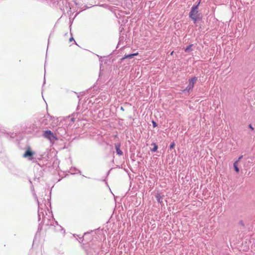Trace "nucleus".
<instances>
[{
    "label": "nucleus",
    "instance_id": "nucleus-14",
    "mask_svg": "<svg viewBox=\"0 0 255 255\" xmlns=\"http://www.w3.org/2000/svg\"><path fill=\"white\" fill-rule=\"evenodd\" d=\"M74 41V38H73V37H70V38H69V42H72V41Z\"/></svg>",
    "mask_w": 255,
    "mask_h": 255
},
{
    "label": "nucleus",
    "instance_id": "nucleus-17",
    "mask_svg": "<svg viewBox=\"0 0 255 255\" xmlns=\"http://www.w3.org/2000/svg\"><path fill=\"white\" fill-rule=\"evenodd\" d=\"M72 121H74V119H72Z\"/></svg>",
    "mask_w": 255,
    "mask_h": 255
},
{
    "label": "nucleus",
    "instance_id": "nucleus-9",
    "mask_svg": "<svg viewBox=\"0 0 255 255\" xmlns=\"http://www.w3.org/2000/svg\"><path fill=\"white\" fill-rule=\"evenodd\" d=\"M239 224L241 225L242 227H243V228H245V224L243 220H240L239 222Z\"/></svg>",
    "mask_w": 255,
    "mask_h": 255
},
{
    "label": "nucleus",
    "instance_id": "nucleus-4",
    "mask_svg": "<svg viewBox=\"0 0 255 255\" xmlns=\"http://www.w3.org/2000/svg\"><path fill=\"white\" fill-rule=\"evenodd\" d=\"M34 154V152L31 151L30 148H28L27 150L26 151L25 153L23 154L24 157H31ZM30 159H32V158H30Z\"/></svg>",
    "mask_w": 255,
    "mask_h": 255
},
{
    "label": "nucleus",
    "instance_id": "nucleus-11",
    "mask_svg": "<svg viewBox=\"0 0 255 255\" xmlns=\"http://www.w3.org/2000/svg\"><path fill=\"white\" fill-rule=\"evenodd\" d=\"M175 146V143L174 142H173L172 143H171L170 145V146H169V148L170 149H171L172 148H173Z\"/></svg>",
    "mask_w": 255,
    "mask_h": 255
},
{
    "label": "nucleus",
    "instance_id": "nucleus-1",
    "mask_svg": "<svg viewBox=\"0 0 255 255\" xmlns=\"http://www.w3.org/2000/svg\"><path fill=\"white\" fill-rule=\"evenodd\" d=\"M200 3V0L197 4L193 5L189 14V17L193 21L195 24L198 21L201 20L203 18L202 13L198 10Z\"/></svg>",
    "mask_w": 255,
    "mask_h": 255
},
{
    "label": "nucleus",
    "instance_id": "nucleus-6",
    "mask_svg": "<svg viewBox=\"0 0 255 255\" xmlns=\"http://www.w3.org/2000/svg\"><path fill=\"white\" fill-rule=\"evenodd\" d=\"M117 153L119 155H121L123 154V151L120 149V144H117L115 145Z\"/></svg>",
    "mask_w": 255,
    "mask_h": 255
},
{
    "label": "nucleus",
    "instance_id": "nucleus-13",
    "mask_svg": "<svg viewBox=\"0 0 255 255\" xmlns=\"http://www.w3.org/2000/svg\"><path fill=\"white\" fill-rule=\"evenodd\" d=\"M249 128L252 130H254V128L252 127V125L250 124L249 125Z\"/></svg>",
    "mask_w": 255,
    "mask_h": 255
},
{
    "label": "nucleus",
    "instance_id": "nucleus-2",
    "mask_svg": "<svg viewBox=\"0 0 255 255\" xmlns=\"http://www.w3.org/2000/svg\"><path fill=\"white\" fill-rule=\"evenodd\" d=\"M197 80V77L194 76L191 79L189 80V84L187 87L182 91L183 93H188L189 94L191 91H192L193 88L195 84L196 83Z\"/></svg>",
    "mask_w": 255,
    "mask_h": 255
},
{
    "label": "nucleus",
    "instance_id": "nucleus-10",
    "mask_svg": "<svg viewBox=\"0 0 255 255\" xmlns=\"http://www.w3.org/2000/svg\"><path fill=\"white\" fill-rule=\"evenodd\" d=\"M153 145H154V147L152 149V151H155L158 148V146L154 143L153 144Z\"/></svg>",
    "mask_w": 255,
    "mask_h": 255
},
{
    "label": "nucleus",
    "instance_id": "nucleus-12",
    "mask_svg": "<svg viewBox=\"0 0 255 255\" xmlns=\"http://www.w3.org/2000/svg\"><path fill=\"white\" fill-rule=\"evenodd\" d=\"M243 158V155H241L239 158L238 159L235 161V162H237V163H238L240 161V160Z\"/></svg>",
    "mask_w": 255,
    "mask_h": 255
},
{
    "label": "nucleus",
    "instance_id": "nucleus-5",
    "mask_svg": "<svg viewBox=\"0 0 255 255\" xmlns=\"http://www.w3.org/2000/svg\"><path fill=\"white\" fill-rule=\"evenodd\" d=\"M138 55V52L135 53L125 55L124 56V57L122 59V60H124V59H127V58H132L134 56H137Z\"/></svg>",
    "mask_w": 255,
    "mask_h": 255
},
{
    "label": "nucleus",
    "instance_id": "nucleus-16",
    "mask_svg": "<svg viewBox=\"0 0 255 255\" xmlns=\"http://www.w3.org/2000/svg\"><path fill=\"white\" fill-rule=\"evenodd\" d=\"M173 53V51H172L171 53V55H172Z\"/></svg>",
    "mask_w": 255,
    "mask_h": 255
},
{
    "label": "nucleus",
    "instance_id": "nucleus-15",
    "mask_svg": "<svg viewBox=\"0 0 255 255\" xmlns=\"http://www.w3.org/2000/svg\"><path fill=\"white\" fill-rule=\"evenodd\" d=\"M152 124H153V127H155L157 126L156 123L153 121H152Z\"/></svg>",
    "mask_w": 255,
    "mask_h": 255
},
{
    "label": "nucleus",
    "instance_id": "nucleus-7",
    "mask_svg": "<svg viewBox=\"0 0 255 255\" xmlns=\"http://www.w3.org/2000/svg\"><path fill=\"white\" fill-rule=\"evenodd\" d=\"M238 164L237 162H235L233 164L234 169L237 173H239L240 171L239 168L238 167Z\"/></svg>",
    "mask_w": 255,
    "mask_h": 255
},
{
    "label": "nucleus",
    "instance_id": "nucleus-8",
    "mask_svg": "<svg viewBox=\"0 0 255 255\" xmlns=\"http://www.w3.org/2000/svg\"><path fill=\"white\" fill-rule=\"evenodd\" d=\"M193 46V44H190L188 46L186 47V48L185 49V52H190L192 50L191 49V47Z\"/></svg>",
    "mask_w": 255,
    "mask_h": 255
},
{
    "label": "nucleus",
    "instance_id": "nucleus-3",
    "mask_svg": "<svg viewBox=\"0 0 255 255\" xmlns=\"http://www.w3.org/2000/svg\"><path fill=\"white\" fill-rule=\"evenodd\" d=\"M43 135L45 138H47L50 140H53L54 139H56V137L54 135L53 132L50 130L45 131Z\"/></svg>",
    "mask_w": 255,
    "mask_h": 255
}]
</instances>
